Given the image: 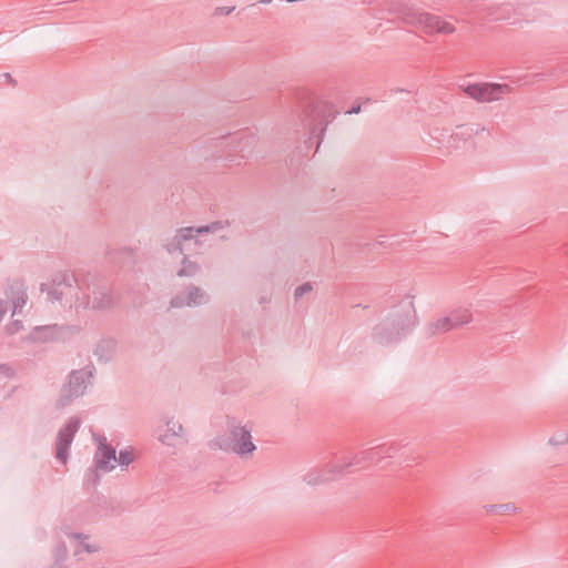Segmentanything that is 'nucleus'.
<instances>
[{"mask_svg":"<svg viewBox=\"0 0 568 568\" xmlns=\"http://www.w3.org/2000/svg\"><path fill=\"white\" fill-rule=\"evenodd\" d=\"M417 26L428 36H450L456 32L453 20L430 13L418 14Z\"/></svg>","mask_w":568,"mask_h":568,"instance_id":"1","label":"nucleus"},{"mask_svg":"<svg viewBox=\"0 0 568 568\" xmlns=\"http://www.w3.org/2000/svg\"><path fill=\"white\" fill-rule=\"evenodd\" d=\"M474 321V314L470 307L462 306L454 310L449 315L436 320L433 324L435 332L446 333L470 324Z\"/></svg>","mask_w":568,"mask_h":568,"instance_id":"2","label":"nucleus"},{"mask_svg":"<svg viewBox=\"0 0 568 568\" xmlns=\"http://www.w3.org/2000/svg\"><path fill=\"white\" fill-rule=\"evenodd\" d=\"M509 92V85L499 83H476L466 88L469 97L484 102L499 100Z\"/></svg>","mask_w":568,"mask_h":568,"instance_id":"3","label":"nucleus"},{"mask_svg":"<svg viewBox=\"0 0 568 568\" xmlns=\"http://www.w3.org/2000/svg\"><path fill=\"white\" fill-rule=\"evenodd\" d=\"M221 447L233 450L240 455L251 454L255 449V445L251 440L250 432L242 427H234L230 436L221 444Z\"/></svg>","mask_w":568,"mask_h":568,"instance_id":"4","label":"nucleus"},{"mask_svg":"<svg viewBox=\"0 0 568 568\" xmlns=\"http://www.w3.org/2000/svg\"><path fill=\"white\" fill-rule=\"evenodd\" d=\"M97 464L99 468L104 470L114 469L118 464L115 449L101 443L97 452Z\"/></svg>","mask_w":568,"mask_h":568,"instance_id":"5","label":"nucleus"},{"mask_svg":"<svg viewBox=\"0 0 568 568\" xmlns=\"http://www.w3.org/2000/svg\"><path fill=\"white\" fill-rule=\"evenodd\" d=\"M183 428L178 422H168L161 429L159 439L168 446L176 445L178 440L182 437Z\"/></svg>","mask_w":568,"mask_h":568,"instance_id":"6","label":"nucleus"},{"mask_svg":"<svg viewBox=\"0 0 568 568\" xmlns=\"http://www.w3.org/2000/svg\"><path fill=\"white\" fill-rule=\"evenodd\" d=\"M75 433V426L69 425L67 428L60 432L57 440V457L65 463L67 460V449L72 442L73 435Z\"/></svg>","mask_w":568,"mask_h":568,"instance_id":"7","label":"nucleus"},{"mask_svg":"<svg viewBox=\"0 0 568 568\" xmlns=\"http://www.w3.org/2000/svg\"><path fill=\"white\" fill-rule=\"evenodd\" d=\"M116 459H118V464H120L122 466H128L134 459L133 452L131 449L121 450L119 458H116Z\"/></svg>","mask_w":568,"mask_h":568,"instance_id":"8","label":"nucleus"},{"mask_svg":"<svg viewBox=\"0 0 568 568\" xmlns=\"http://www.w3.org/2000/svg\"><path fill=\"white\" fill-rule=\"evenodd\" d=\"M175 305H192V304H195L197 303L196 298H193V296H190V298L187 301H180V298H176V301L174 302Z\"/></svg>","mask_w":568,"mask_h":568,"instance_id":"9","label":"nucleus"},{"mask_svg":"<svg viewBox=\"0 0 568 568\" xmlns=\"http://www.w3.org/2000/svg\"><path fill=\"white\" fill-rule=\"evenodd\" d=\"M192 233H193V230H192V229H185V230H182V231L180 232L179 237L186 240V239H189V237H192Z\"/></svg>","mask_w":568,"mask_h":568,"instance_id":"10","label":"nucleus"},{"mask_svg":"<svg viewBox=\"0 0 568 568\" xmlns=\"http://www.w3.org/2000/svg\"><path fill=\"white\" fill-rule=\"evenodd\" d=\"M82 377H83V376H80V375H78V374H73V375L71 376V382H70V383H73V382H74V383L78 385V384H79V382H80V379H82Z\"/></svg>","mask_w":568,"mask_h":568,"instance_id":"11","label":"nucleus"},{"mask_svg":"<svg viewBox=\"0 0 568 568\" xmlns=\"http://www.w3.org/2000/svg\"><path fill=\"white\" fill-rule=\"evenodd\" d=\"M232 10H233V8H231V9H226V8H219V9H217V12H219L220 14H229Z\"/></svg>","mask_w":568,"mask_h":568,"instance_id":"12","label":"nucleus"},{"mask_svg":"<svg viewBox=\"0 0 568 568\" xmlns=\"http://www.w3.org/2000/svg\"><path fill=\"white\" fill-rule=\"evenodd\" d=\"M18 301L21 302V304L26 303V296H24L23 292L19 293Z\"/></svg>","mask_w":568,"mask_h":568,"instance_id":"13","label":"nucleus"},{"mask_svg":"<svg viewBox=\"0 0 568 568\" xmlns=\"http://www.w3.org/2000/svg\"><path fill=\"white\" fill-rule=\"evenodd\" d=\"M503 507H504V506H500V507H498V506H491V507H489V508H488V511H496L498 508H503Z\"/></svg>","mask_w":568,"mask_h":568,"instance_id":"14","label":"nucleus"},{"mask_svg":"<svg viewBox=\"0 0 568 568\" xmlns=\"http://www.w3.org/2000/svg\"><path fill=\"white\" fill-rule=\"evenodd\" d=\"M305 290H306V288H305L304 286H303V287H300V288L297 290V292H296V293H297V294H301V293H302V292H304Z\"/></svg>","mask_w":568,"mask_h":568,"instance_id":"15","label":"nucleus"},{"mask_svg":"<svg viewBox=\"0 0 568 568\" xmlns=\"http://www.w3.org/2000/svg\"><path fill=\"white\" fill-rule=\"evenodd\" d=\"M3 313V307H2V302L0 301V316L2 315Z\"/></svg>","mask_w":568,"mask_h":568,"instance_id":"16","label":"nucleus"},{"mask_svg":"<svg viewBox=\"0 0 568 568\" xmlns=\"http://www.w3.org/2000/svg\"><path fill=\"white\" fill-rule=\"evenodd\" d=\"M272 0H262V3H270Z\"/></svg>","mask_w":568,"mask_h":568,"instance_id":"17","label":"nucleus"},{"mask_svg":"<svg viewBox=\"0 0 568 568\" xmlns=\"http://www.w3.org/2000/svg\"><path fill=\"white\" fill-rule=\"evenodd\" d=\"M195 295L200 297V292L197 290H195Z\"/></svg>","mask_w":568,"mask_h":568,"instance_id":"18","label":"nucleus"}]
</instances>
